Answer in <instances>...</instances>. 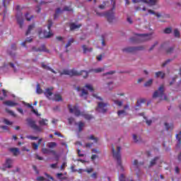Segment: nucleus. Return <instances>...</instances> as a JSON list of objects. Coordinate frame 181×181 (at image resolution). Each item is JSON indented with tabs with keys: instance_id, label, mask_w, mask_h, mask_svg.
<instances>
[{
	"instance_id": "4c0bfd02",
	"label": "nucleus",
	"mask_w": 181,
	"mask_h": 181,
	"mask_svg": "<svg viewBox=\"0 0 181 181\" xmlns=\"http://www.w3.org/2000/svg\"><path fill=\"white\" fill-rule=\"evenodd\" d=\"M148 13H151L152 15H155L156 16H157V18H159L160 16V13H156V12L153 11V10L148 9Z\"/></svg>"
},
{
	"instance_id": "ddd939ff",
	"label": "nucleus",
	"mask_w": 181,
	"mask_h": 181,
	"mask_svg": "<svg viewBox=\"0 0 181 181\" xmlns=\"http://www.w3.org/2000/svg\"><path fill=\"white\" fill-rule=\"evenodd\" d=\"M23 13L21 11H18L16 15L17 23L19 25L20 28H23V17H22Z\"/></svg>"
},
{
	"instance_id": "cd10ccee",
	"label": "nucleus",
	"mask_w": 181,
	"mask_h": 181,
	"mask_svg": "<svg viewBox=\"0 0 181 181\" xmlns=\"http://www.w3.org/2000/svg\"><path fill=\"white\" fill-rule=\"evenodd\" d=\"M10 152H12L13 153L14 156H18V154L19 153V148H10Z\"/></svg>"
},
{
	"instance_id": "6e6552de",
	"label": "nucleus",
	"mask_w": 181,
	"mask_h": 181,
	"mask_svg": "<svg viewBox=\"0 0 181 181\" xmlns=\"http://www.w3.org/2000/svg\"><path fill=\"white\" fill-rule=\"evenodd\" d=\"M139 50H144V47H127L122 49V52L125 53H135V52H138Z\"/></svg>"
},
{
	"instance_id": "8fccbe9b",
	"label": "nucleus",
	"mask_w": 181,
	"mask_h": 181,
	"mask_svg": "<svg viewBox=\"0 0 181 181\" xmlns=\"http://www.w3.org/2000/svg\"><path fill=\"white\" fill-rule=\"evenodd\" d=\"M104 56H105V54L103 53V54H101L98 56L96 57V59L98 62H101V60H103V57H104Z\"/></svg>"
},
{
	"instance_id": "5701e85b",
	"label": "nucleus",
	"mask_w": 181,
	"mask_h": 181,
	"mask_svg": "<svg viewBox=\"0 0 181 181\" xmlns=\"http://www.w3.org/2000/svg\"><path fill=\"white\" fill-rule=\"evenodd\" d=\"M76 125H78V132H81V131H83V128H84L85 124L83 122H79L78 123H76Z\"/></svg>"
},
{
	"instance_id": "20e7f679",
	"label": "nucleus",
	"mask_w": 181,
	"mask_h": 181,
	"mask_svg": "<svg viewBox=\"0 0 181 181\" xmlns=\"http://www.w3.org/2000/svg\"><path fill=\"white\" fill-rule=\"evenodd\" d=\"M136 36H139L140 41L136 40V37H132L130 38V42L134 43H139L141 42H146V40H151V34H136Z\"/></svg>"
},
{
	"instance_id": "680f3d73",
	"label": "nucleus",
	"mask_w": 181,
	"mask_h": 181,
	"mask_svg": "<svg viewBox=\"0 0 181 181\" xmlns=\"http://www.w3.org/2000/svg\"><path fill=\"white\" fill-rule=\"evenodd\" d=\"M171 61H172V59L166 60L164 63L162 64V67H165V66H166V64H169V62Z\"/></svg>"
},
{
	"instance_id": "dca6fc26",
	"label": "nucleus",
	"mask_w": 181,
	"mask_h": 181,
	"mask_svg": "<svg viewBox=\"0 0 181 181\" xmlns=\"http://www.w3.org/2000/svg\"><path fill=\"white\" fill-rule=\"evenodd\" d=\"M159 159H160L159 156H156L153 159H151L148 168H152V166H155V165H156V162H158Z\"/></svg>"
},
{
	"instance_id": "b1692460",
	"label": "nucleus",
	"mask_w": 181,
	"mask_h": 181,
	"mask_svg": "<svg viewBox=\"0 0 181 181\" xmlns=\"http://www.w3.org/2000/svg\"><path fill=\"white\" fill-rule=\"evenodd\" d=\"M38 122L41 127H45L47 125V122H49V120H47V119H42L40 120Z\"/></svg>"
},
{
	"instance_id": "603ef678",
	"label": "nucleus",
	"mask_w": 181,
	"mask_h": 181,
	"mask_svg": "<svg viewBox=\"0 0 181 181\" xmlns=\"http://www.w3.org/2000/svg\"><path fill=\"white\" fill-rule=\"evenodd\" d=\"M40 52H47L49 53V50L46 49V46L45 45H42L40 48Z\"/></svg>"
},
{
	"instance_id": "09e8293b",
	"label": "nucleus",
	"mask_w": 181,
	"mask_h": 181,
	"mask_svg": "<svg viewBox=\"0 0 181 181\" xmlns=\"http://www.w3.org/2000/svg\"><path fill=\"white\" fill-rule=\"evenodd\" d=\"M64 11H67V12H73V8H71L70 6H65L64 7Z\"/></svg>"
},
{
	"instance_id": "338daca9",
	"label": "nucleus",
	"mask_w": 181,
	"mask_h": 181,
	"mask_svg": "<svg viewBox=\"0 0 181 181\" xmlns=\"http://www.w3.org/2000/svg\"><path fill=\"white\" fill-rule=\"evenodd\" d=\"M93 168H89V169H85L83 170V172H86L87 173H91L93 172Z\"/></svg>"
},
{
	"instance_id": "473e14b6",
	"label": "nucleus",
	"mask_w": 181,
	"mask_h": 181,
	"mask_svg": "<svg viewBox=\"0 0 181 181\" xmlns=\"http://www.w3.org/2000/svg\"><path fill=\"white\" fill-rule=\"evenodd\" d=\"M112 101L114 102L116 105H118V107H122L123 102L119 101L118 100H115L114 98H112Z\"/></svg>"
},
{
	"instance_id": "9d476101",
	"label": "nucleus",
	"mask_w": 181,
	"mask_h": 181,
	"mask_svg": "<svg viewBox=\"0 0 181 181\" xmlns=\"http://www.w3.org/2000/svg\"><path fill=\"white\" fill-rule=\"evenodd\" d=\"M76 91H78V93H80V91H81L79 93V97H81V98H83V100H87V98H88V90H85L84 88H82L80 86H78L76 88Z\"/></svg>"
},
{
	"instance_id": "79ce46f5",
	"label": "nucleus",
	"mask_w": 181,
	"mask_h": 181,
	"mask_svg": "<svg viewBox=\"0 0 181 181\" xmlns=\"http://www.w3.org/2000/svg\"><path fill=\"white\" fill-rule=\"evenodd\" d=\"M47 146L48 148H54V146H57V144L56 142H49Z\"/></svg>"
},
{
	"instance_id": "4d7b16f0",
	"label": "nucleus",
	"mask_w": 181,
	"mask_h": 181,
	"mask_svg": "<svg viewBox=\"0 0 181 181\" xmlns=\"http://www.w3.org/2000/svg\"><path fill=\"white\" fill-rule=\"evenodd\" d=\"M108 74H110V75L115 74V71H110L106 72L103 74V76H108Z\"/></svg>"
},
{
	"instance_id": "bf43d9fd",
	"label": "nucleus",
	"mask_w": 181,
	"mask_h": 181,
	"mask_svg": "<svg viewBox=\"0 0 181 181\" xmlns=\"http://www.w3.org/2000/svg\"><path fill=\"white\" fill-rule=\"evenodd\" d=\"M4 124H6V125H12V122H10V121L8 120L7 119H4Z\"/></svg>"
},
{
	"instance_id": "c756f323",
	"label": "nucleus",
	"mask_w": 181,
	"mask_h": 181,
	"mask_svg": "<svg viewBox=\"0 0 181 181\" xmlns=\"http://www.w3.org/2000/svg\"><path fill=\"white\" fill-rule=\"evenodd\" d=\"M33 28H35V24L30 25L28 26V28L26 33H25V36H28V35H30V32H32Z\"/></svg>"
},
{
	"instance_id": "2f4dec72",
	"label": "nucleus",
	"mask_w": 181,
	"mask_h": 181,
	"mask_svg": "<svg viewBox=\"0 0 181 181\" xmlns=\"http://www.w3.org/2000/svg\"><path fill=\"white\" fill-rule=\"evenodd\" d=\"M165 73H163L162 71H158L156 73V77H161V78H165Z\"/></svg>"
},
{
	"instance_id": "a878e982",
	"label": "nucleus",
	"mask_w": 181,
	"mask_h": 181,
	"mask_svg": "<svg viewBox=\"0 0 181 181\" xmlns=\"http://www.w3.org/2000/svg\"><path fill=\"white\" fill-rule=\"evenodd\" d=\"M79 28H81V25H76L74 23L70 24L71 30H74V29H78Z\"/></svg>"
},
{
	"instance_id": "2eb2a0df",
	"label": "nucleus",
	"mask_w": 181,
	"mask_h": 181,
	"mask_svg": "<svg viewBox=\"0 0 181 181\" xmlns=\"http://www.w3.org/2000/svg\"><path fill=\"white\" fill-rule=\"evenodd\" d=\"M75 76H82L83 78H87L88 77V71L82 70L78 72L76 71V74Z\"/></svg>"
},
{
	"instance_id": "a19ab883",
	"label": "nucleus",
	"mask_w": 181,
	"mask_h": 181,
	"mask_svg": "<svg viewBox=\"0 0 181 181\" xmlns=\"http://www.w3.org/2000/svg\"><path fill=\"white\" fill-rule=\"evenodd\" d=\"M6 112H8V114H9L10 115H11V117H16V115H15V112H13V111L6 108L5 110Z\"/></svg>"
},
{
	"instance_id": "de8ad7c7",
	"label": "nucleus",
	"mask_w": 181,
	"mask_h": 181,
	"mask_svg": "<svg viewBox=\"0 0 181 181\" xmlns=\"http://www.w3.org/2000/svg\"><path fill=\"white\" fill-rule=\"evenodd\" d=\"M32 146L34 151H37V149H39V145L35 142L32 143Z\"/></svg>"
},
{
	"instance_id": "7ed1b4c3",
	"label": "nucleus",
	"mask_w": 181,
	"mask_h": 181,
	"mask_svg": "<svg viewBox=\"0 0 181 181\" xmlns=\"http://www.w3.org/2000/svg\"><path fill=\"white\" fill-rule=\"evenodd\" d=\"M114 9H115V1H113L112 8L110 11L106 12L105 14L97 12L96 15H98V16H105L109 23H112L114 19H115Z\"/></svg>"
},
{
	"instance_id": "bb28decb",
	"label": "nucleus",
	"mask_w": 181,
	"mask_h": 181,
	"mask_svg": "<svg viewBox=\"0 0 181 181\" xmlns=\"http://www.w3.org/2000/svg\"><path fill=\"white\" fill-rule=\"evenodd\" d=\"M88 141H93L94 144H97L98 142V138L94 136V135H90V136L87 137Z\"/></svg>"
},
{
	"instance_id": "49530a36",
	"label": "nucleus",
	"mask_w": 181,
	"mask_h": 181,
	"mask_svg": "<svg viewBox=\"0 0 181 181\" xmlns=\"http://www.w3.org/2000/svg\"><path fill=\"white\" fill-rule=\"evenodd\" d=\"M26 138L27 139H31V141H37V139H39V137L33 136H26Z\"/></svg>"
},
{
	"instance_id": "7c9ffc66",
	"label": "nucleus",
	"mask_w": 181,
	"mask_h": 181,
	"mask_svg": "<svg viewBox=\"0 0 181 181\" xmlns=\"http://www.w3.org/2000/svg\"><path fill=\"white\" fill-rule=\"evenodd\" d=\"M59 13H62V8H57L55 10V13L54 15V19H57V18H59Z\"/></svg>"
},
{
	"instance_id": "f257e3e1",
	"label": "nucleus",
	"mask_w": 181,
	"mask_h": 181,
	"mask_svg": "<svg viewBox=\"0 0 181 181\" xmlns=\"http://www.w3.org/2000/svg\"><path fill=\"white\" fill-rule=\"evenodd\" d=\"M47 29L48 32L47 30H40L38 33V36L40 39H50L52 36H53V33L52 32V26H53V21L52 19H49L47 21Z\"/></svg>"
},
{
	"instance_id": "0e129e2a",
	"label": "nucleus",
	"mask_w": 181,
	"mask_h": 181,
	"mask_svg": "<svg viewBox=\"0 0 181 181\" xmlns=\"http://www.w3.org/2000/svg\"><path fill=\"white\" fill-rule=\"evenodd\" d=\"M32 51L33 52H40V48H37L36 47H33Z\"/></svg>"
},
{
	"instance_id": "c9c22d12",
	"label": "nucleus",
	"mask_w": 181,
	"mask_h": 181,
	"mask_svg": "<svg viewBox=\"0 0 181 181\" xmlns=\"http://www.w3.org/2000/svg\"><path fill=\"white\" fill-rule=\"evenodd\" d=\"M167 131H169V129H173V124H169L168 123L165 122L164 124Z\"/></svg>"
},
{
	"instance_id": "58836bf2",
	"label": "nucleus",
	"mask_w": 181,
	"mask_h": 181,
	"mask_svg": "<svg viewBox=\"0 0 181 181\" xmlns=\"http://www.w3.org/2000/svg\"><path fill=\"white\" fill-rule=\"evenodd\" d=\"M71 43H74V39L73 38H71L68 41L67 44L65 45L66 49H67V47H70V46H71Z\"/></svg>"
},
{
	"instance_id": "aec40b11",
	"label": "nucleus",
	"mask_w": 181,
	"mask_h": 181,
	"mask_svg": "<svg viewBox=\"0 0 181 181\" xmlns=\"http://www.w3.org/2000/svg\"><path fill=\"white\" fill-rule=\"evenodd\" d=\"M176 139H177V148H180L181 145V132L179 134H176Z\"/></svg>"
},
{
	"instance_id": "f8f14e48",
	"label": "nucleus",
	"mask_w": 181,
	"mask_h": 181,
	"mask_svg": "<svg viewBox=\"0 0 181 181\" xmlns=\"http://www.w3.org/2000/svg\"><path fill=\"white\" fill-rule=\"evenodd\" d=\"M133 4H139V2H143L144 4H148L151 6L156 5L158 0H132Z\"/></svg>"
},
{
	"instance_id": "864d4df0",
	"label": "nucleus",
	"mask_w": 181,
	"mask_h": 181,
	"mask_svg": "<svg viewBox=\"0 0 181 181\" xmlns=\"http://www.w3.org/2000/svg\"><path fill=\"white\" fill-rule=\"evenodd\" d=\"M42 153H44L45 155L47 153H50V151L46 148H42Z\"/></svg>"
},
{
	"instance_id": "13d9d810",
	"label": "nucleus",
	"mask_w": 181,
	"mask_h": 181,
	"mask_svg": "<svg viewBox=\"0 0 181 181\" xmlns=\"http://www.w3.org/2000/svg\"><path fill=\"white\" fill-rule=\"evenodd\" d=\"M37 181H45L46 179L43 176H39L36 179Z\"/></svg>"
},
{
	"instance_id": "37998d69",
	"label": "nucleus",
	"mask_w": 181,
	"mask_h": 181,
	"mask_svg": "<svg viewBox=\"0 0 181 181\" xmlns=\"http://www.w3.org/2000/svg\"><path fill=\"white\" fill-rule=\"evenodd\" d=\"M174 36L175 37H180V32H179V30L177 29L174 30Z\"/></svg>"
},
{
	"instance_id": "39448f33",
	"label": "nucleus",
	"mask_w": 181,
	"mask_h": 181,
	"mask_svg": "<svg viewBox=\"0 0 181 181\" xmlns=\"http://www.w3.org/2000/svg\"><path fill=\"white\" fill-rule=\"evenodd\" d=\"M107 107H110L109 103L99 102L98 103L96 111H98V112H102V114H105V112L108 111Z\"/></svg>"
},
{
	"instance_id": "423d86ee",
	"label": "nucleus",
	"mask_w": 181,
	"mask_h": 181,
	"mask_svg": "<svg viewBox=\"0 0 181 181\" xmlns=\"http://www.w3.org/2000/svg\"><path fill=\"white\" fill-rule=\"evenodd\" d=\"M26 121L32 129H34V131H36L37 132H42V128L37 126L36 122L32 119V118H27Z\"/></svg>"
},
{
	"instance_id": "052dcab7",
	"label": "nucleus",
	"mask_w": 181,
	"mask_h": 181,
	"mask_svg": "<svg viewBox=\"0 0 181 181\" xmlns=\"http://www.w3.org/2000/svg\"><path fill=\"white\" fill-rule=\"evenodd\" d=\"M54 135H57V136H59L60 138H64V136L62 135V133L55 132L54 133Z\"/></svg>"
},
{
	"instance_id": "c03bdc74",
	"label": "nucleus",
	"mask_w": 181,
	"mask_h": 181,
	"mask_svg": "<svg viewBox=\"0 0 181 181\" xmlns=\"http://www.w3.org/2000/svg\"><path fill=\"white\" fill-rule=\"evenodd\" d=\"M25 16L26 21H28V22H30V21H32V19H33V18H34L33 16H30L29 17V13H25Z\"/></svg>"
},
{
	"instance_id": "6e6d98bb",
	"label": "nucleus",
	"mask_w": 181,
	"mask_h": 181,
	"mask_svg": "<svg viewBox=\"0 0 181 181\" xmlns=\"http://www.w3.org/2000/svg\"><path fill=\"white\" fill-rule=\"evenodd\" d=\"M33 169L35 172L36 175H39V170H37V167L36 165H33Z\"/></svg>"
},
{
	"instance_id": "9b49d317",
	"label": "nucleus",
	"mask_w": 181,
	"mask_h": 181,
	"mask_svg": "<svg viewBox=\"0 0 181 181\" xmlns=\"http://www.w3.org/2000/svg\"><path fill=\"white\" fill-rule=\"evenodd\" d=\"M68 110L71 114L74 112L76 117H80L81 115V112L78 110V106L75 105L74 107H71V105H68Z\"/></svg>"
},
{
	"instance_id": "4be33fe9",
	"label": "nucleus",
	"mask_w": 181,
	"mask_h": 181,
	"mask_svg": "<svg viewBox=\"0 0 181 181\" xmlns=\"http://www.w3.org/2000/svg\"><path fill=\"white\" fill-rule=\"evenodd\" d=\"M54 101H56L57 103L63 101V98L61 96L60 94H55L54 98Z\"/></svg>"
},
{
	"instance_id": "393cba45",
	"label": "nucleus",
	"mask_w": 181,
	"mask_h": 181,
	"mask_svg": "<svg viewBox=\"0 0 181 181\" xmlns=\"http://www.w3.org/2000/svg\"><path fill=\"white\" fill-rule=\"evenodd\" d=\"M102 71H104V68H97V69L89 70V73H91V72H93V73H101Z\"/></svg>"
},
{
	"instance_id": "6ab92c4d",
	"label": "nucleus",
	"mask_w": 181,
	"mask_h": 181,
	"mask_svg": "<svg viewBox=\"0 0 181 181\" xmlns=\"http://www.w3.org/2000/svg\"><path fill=\"white\" fill-rule=\"evenodd\" d=\"M82 49H83V54H86V53H88V52H93V47H87V45H82Z\"/></svg>"
},
{
	"instance_id": "f704fd0d",
	"label": "nucleus",
	"mask_w": 181,
	"mask_h": 181,
	"mask_svg": "<svg viewBox=\"0 0 181 181\" xmlns=\"http://www.w3.org/2000/svg\"><path fill=\"white\" fill-rule=\"evenodd\" d=\"M85 88H87V90H89L90 93H93V91H94V88L93 87V86L88 83L85 85Z\"/></svg>"
},
{
	"instance_id": "412c9836",
	"label": "nucleus",
	"mask_w": 181,
	"mask_h": 181,
	"mask_svg": "<svg viewBox=\"0 0 181 181\" xmlns=\"http://www.w3.org/2000/svg\"><path fill=\"white\" fill-rule=\"evenodd\" d=\"M45 95L50 100V97H52V95H53V93H52V91H50L49 88H47L45 92L44 93Z\"/></svg>"
},
{
	"instance_id": "1a4fd4ad",
	"label": "nucleus",
	"mask_w": 181,
	"mask_h": 181,
	"mask_svg": "<svg viewBox=\"0 0 181 181\" xmlns=\"http://www.w3.org/2000/svg\"><path fill=\"white\" fill-rule=\"evenodd\" d=\"M59 76H70V77H73L77 74V70L73 69L71 70L63 69L62 71H59Z\"/></svg>"
},
{
	"instance_id": "e433bc0d",
	"label": "nucleus",
	"mask_w": 181,
	"mask_h": 181,
	"mask_svg": "<svg viewBox=\"0 0 181 181\" xmlns=\"http://www.w3.org/2000/svg\"><path fill=\"white\" fill-rule=\"evenodd\" d=\"M152 83H153V80L149 79L144 83V87H151V86H152Z\"/></svg>"
},
{
	"instance_id": "a211bd4d",
	"label": "nucleus",
	"mask_w": 181,
	"mask_h": 181,
	"mask_svg": "<svg viewBox=\"0 0 181 181\" xmlns=\"http://www.w3.org/2000/svg\"><path fill=\"white\" fill-rule=\"evenodd\" d=\"M12 163H13L12 159L7 158L4 164V168H6L7 169H11V168H12Z\"/></svg>"
},
{
	"instance_id": "5fc2aeb1",
	"label": "nucleus",
	"mask_w": 181,
	"mask_h": 181,
	"mask_svg": "<svg viewBox=\"0 0 181 181\" xmlns=\"http://www.w3.org/2000/svg\"><path fill=\"white\" fill-rule=\"evenodd\" d=\"M133 140L136 144L139 142V140L138 139V136H136V134H133Z\"/></svg>"
},
{
	"instance_id": "774afa93",
	"label": "nucleus",
	"mask_w": 181,
	"mask_h": 181,
	"mask_svg": "<svg viewBox=\"0 0 181 181\" xmlns=\"http://www.w3.org/2000/svg\"><path fill=\"white\" fill-rule=\"evenodd\" d=\"M16 49H17L16 44H13V45H11V50L16 51Z\"/></svg>"
},
{
	"instance_id": "ea45409f",
	"label": "nucleus",
	"mask_w": 181,
	"mask_h": 181,
	"mask_svg": "<svg viewBox=\"0 0 181 181\" xmlns=\"http://www.w3.org/2000/svg\"><path fill=\"white\" fill-rule=\"evenodd\" d=\"M163 33H165V35H169V34L172 33V28H166L163 30Z\"/></svg>"
},
{
	"instance_id": "69168bd1",
	"label": "nucleus",
	"mask_w": 181,
	"mask_h": 181,
	"mask_svg": "<svg viewBox=\"0 0 181 181\" xmlns=\"http://www.w3.org/2000/svg\"><path fill=\"white\" fill-rule=\"evenodd\" d=\"M105 1L103 2V4L99 6L100 9H105Z\"/></svg>"
},
{
	"instance_id": "72a5a7b5",
	"label": "nucleus",
	"mask_w": 181,
	"mask_h": 181,
	"mask_svg": "<svg viewBox=\"0 0 181 181\" xmlns=\"http://www.w3.org/2000/svg\"><path fill=\"white\" fill-rule=\"evenodd\" d=\"M36 93H37V94H42L43 93V90H42V88H40V84H39V83L37 84Z\"/></svg>"
},
{
	"instance_id": "3c124183",
	"label": "nucleus",
	"mask_w": 181,
	"mask_h": 181,
	"mask_svg": "<svg viewBox=\"0 0 181 181\" xmlns=\"http://www.w3.org/2000/svg\"><path fill=\"white\" fill-rule=\"evenodd\" d=\"M173 50H175V48L173 47H170V48L166 49V53H168V54H170V53L173 52Z\"/></svg>"
},
{
	"instance_id": "e2e57ef3",
	"label": "nucleus",
	"mask_w": 181,
	"mask_h": 181,
	"mask_svg": "<svg viewBox=\"0 0 181 181\" xmlns=\"http://www.w3.org/2000/svg\"><path fill=\"white\" fill-rule=\"evenodd\" d=\"M84 118H85L86 119H91L93 118V116L90 115H84Z\"/></svg>"
},
{
	"instance_id": "f03ea898",
	"label": "nucleus",
	"mask_w": 181,
	"mask_h": 181,
	"mask_svg": "<svg viewBox=\"0 0 181 181\" xmlns=\"http://www.w3.org/2000/svg\"><path fill=\"white\" fill-rule=\"evenodd\" d=\"M112 153L113 158L117 160V165L119 167L120 170L124 172V166H122V161L121 160V147H117V151H115V146L112 145Z\"/></svg>"
},
{
	"instance_id": "f3484780",
	"label": "nucleus",
	"mask_w": 181,
	"mask_h": 181,
	"mask_svg": "<svg viewBox=\"0 0 181 181\" xmlns=\"http://www.w3.org/2000/svg\"><path fill=\"white\" fill-rule=\"evenodd\" d=\"M3 104L4 105H7L8 107H15L16 105H18L17 103H15L13 101L11 100H6L3 102Z\"/></svg>"
},
{
	"instance_id": "0eeeda50",
	"label": "nucleus",
	"mask_w": 181,
	"mask_h": 181,
	"mask_svg": "<svg viewBox=\"0 0 181 181\" xmlns=\"http://www.w3.org/2000/svg\"><path fill=\"white\" fill-rule=\"evenodd\" d=\"M163 95H165V86L161 85L158 88V90L153 93V98H158V97H160V98L162 100L163 98Z\"/></svg>"
},
{
	"instance_id": "c85d7f7f",
	"label": "nucleus",
	"mask_w": 181,
	"mask_h": 181,
	"mask_svg": "<svg viewBox=\"0 0 181 181\" xmlns=\"http://www.w3.org/2000/svg\"><path fill=\"white\" fill-rule=\"evenodd\" d=\"M3 6L5 8V12L6 13V9H8V5H9L11 0H2Z\"/></svg>"
},
{
	"instance_id": "a18cd8bd",
	"label": "nucleus",
	"mask_w": 181,
	"mask_h": 181,
	"mask_svg": "<svg viewBox=\"0 0 181 181\" xmlns=\"http://www.w3.org/2000/svg\"><path fill=\"white\" fill-rule=\"evenodd\" d=\"M117 115L118 117H121V115H127V112H125V110H119L117 111Z\"/></svg>"
},
{
	"instance_id": "4468645a",
	"label": "nucleus",
	"mask_w": 181,
	"mask_h": 181,
	"mask_svg": "<svg viewBox=\"0 0 181 181\" xmlns=\"http://www.w3.org/2000/svg\"><path fill=\"white\" fill-rule=\"evenodd\" d=\"M41 66L42 69H44V70H49V71H51L52 73H53L54 74H57V72H56V71H54L53 69H52L50 66L45 64V62H42L41 63Z\"/></svg>"
}]
</instances>
